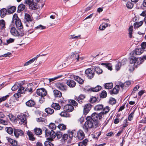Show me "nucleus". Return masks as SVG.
<instances>
[{
  "label": "nucleus",
  "mask_w": 146,
  "mask_h": 146,
  "mask_svg": "<svg viewBox=\"0 0 146 146\" xmlns=\"http://www.w3.org/2000/svg\"><path fill=\"white\" fill-rule=\"evenodd\" d=\"M146 60V55L144 56L141 58H136L134 56L132 57L130 61L129 70L131 71H133L135 68H137Z\"/></svg>",
  "instance_id": "1"
},
{
  "label": "nucleus",
  "mask_w": 146,
  "mask_h": 146,
  "mask_svg": "<svg viewBox=\"0 0 146 146\" xmlns=\"http://www.w3.org/2000/svg\"><path fill=\"white\" fill-rule=\"evenodd\" d=\"M99 123L97 121H94L91 116H87L85 122L84 127L87 130L92 128H96L99 126Z\"/></svg>",
  "instance_id": "2"
},
{
  "label": "nucleus",
  "mask_w": 146,
  "mask_h": 146,
  "mask_svg": "<svg viewBox=\"0 0 146 146\" xmlns=\"http://www.w3.org/2000/svg\"><path fill=\"white\" fill-rule=\"evenodd\" d=\"M13 22L14 24L15 22L16 27L19 29L23 28V26L20 20L18 17L17 15L15 14L13 16Z\"/></svg>",
  "instance_id": "3"
},
{
  "label": "nucleus",
  "mask_w": 146,
  "mask_h": 146,
  "mask_svg": "<svg viewBox=\"0 0 146 146\" xmlns=\"http://www.w3.org/2000/svg\"><path fill=\"white\" fill-rule=\"evenodd\" d=\"M9 29L12 35L15 36H18L21 35L19 32L15 27L13 23H12L9 26Z\"/></svg>",
  "instance_id": "4"
},
{
  "label": "nucleus",
  "mask_w": 146,
  "mask_h": 146,
  "mask_svg": "<svg viewBox=\"0 0 146 146\" xmlns=\"http://www.w3.org/2000/svg\"><path fill=\"white\" fill-rule=\"evenodd\" d=\"M85 73L89 79H91L94 76V70L92 68H88L85 70Z\"/></svg>",
  "instance_id": "5"
},
{
  "label": "nucleus",
  "mask_w": 146,
  "mask_h": 146,
  "mask_svg": "<svg viewBox=\"0 0 146 146\" xmlns=\"http://www.w3.org/2000/svg\"><path fill=\"white\" fill-rule=\"evenodd\" d=\"M25 3L29 6V8L33 9H35L37 7L36 4L34 1V0H25Z\"/></svg>",
  "instance_id": "6"
},
{
  "label": "nucleus",
  "mask_w": 146,
  "mask_h": 146,
  "mask_svg": "<svg viewBox=\"0 0 146 146\" xmlns=\"http://www.w3.org/2000/svg\"><path fill=\"white\" fill-rule=\"evenodd\" d=\"M45 135L46 137L50 136V138L51 139H54L56 136V134L54 132L51 130L50 132L47 129L45 130Z\"/></svg>",
  "instance_id": "7"
},
{
  "label": "nucleus",
  "mask_w": 146,
  "mask_h": 146,
  "mask_svg": "<svg viewBox=\"0 0 146 146\" xmlns=\"http://www.w3.org/2000/svg\"><path fill=\"white\" fill-rule=\"evenodd\" d=\"M36 92L37 95L41 97L46 96L47 93L46 90L43 88L37 89Z\"/></svg>",
  "instance_id": "8"
},
{
  "label": "nucleus",
  "mask_w": 146,
  "mask_h": 146,
  "mask_svg": "<svg viewBox=\"0 0 146 146\" xmlns=\"http://www.w3.org/2000/svg\"><path fill=\"white\" fill-rule=\"evenodd\" d=\"M56 87L60 90L63 91H66L67 89V87L63 83H58L56 84Z\"/></svg>",
  "instance_id": "9"
},
{
  "label": "nucleus",
  "mask_w": 146,
  "mask_h": 146,
  "mask_svg": "<svg viewBox=\"0 0 146 146\" xmlns=\"http://www.w3.org/2000/svg\"><path fill=\"white\" fill-rule=\"evenodd\" d=\"M17 117L19 121L21 122V123L25 125L27 123V120L26 117L24 115H18Z\"/></svg>",
  "instance_id": "10"
},
{
  "label": "nucleus",
  "mask_w": 146,
  "mask_h": 146,
  "mask_svg": "<svg viewBox=\"0 0 146 146\" xmlns=\"http://www.w3.org/2000/svg\"><path fill=\"white\" fill-rule=\"evenodd\" d=\"M91 107V105L90 104H86L84 108L83 113L85 115H86L90 111Z\"/></svg>",
  "instance_id": "11"
},
{
  "label": "nucleus",
  "mask_w": 146,
  "mask_h": 146,
  "mask_svg": "<svg viewBox=\"0 0 146 146\" xmlns=\"http://www.w3.org/2000/svg\"><path fill=\"white\" fill-rule=\"evenodd\" d=\"M14 133L15 136L17 138L19 136L22 135L23 134V132L21 130L15 129H14Z\"/></svg>",
  "instance_id": "12"
},
{
  "label": "nucleus",
  "mask_w": 146,
  "mask_h": 146,
  "mask_svg": "<svg viewBox=\"0 0 146 146\" xmlns=\"http://www.w3.org/2000/svg\"><path fill=\"white\" fill-rule=\"evenodd\" d=\"M64 109L67 112H71L73 110L74 108L71 105L68 104L64 106Z\"/></svg>",
  "instance_id": "13"
},
{
  "label": "nucleus",
  "mask_w": 146,
  "mask_h": 146,
  "mask_svg": "<svg viewBox=\"0 0 146 146\" xmlns=\"http://www.w3.org/2000/svg\"><path fill=\"white\" fill-rule=\"evenodd\" d=\"M67 84L71 88L74 87L76 85L75 82L72 80H68L66 82Z\"/></svg>",
  "instance_id": "14"
},
{
  "label": "nucleus",
  "mask_w": 146,
  "mask_h": 146,
  "mask_svg": "<svg viewBox=\"0 0 146 146\" xmlns=\"http://www.w3.org/2000/svg\"><path fill=\"white\" fill-rule=\"evenodd\" d=\"M84 134L82 131L80 130L78 132L77 137L78 139L82 140L84 137Z\"/></svg>",
  "instance_id": "15"
},
{
  "label": "nucleus",
  "mask_w": 146,
  "mask_h": 146,
  "mask_svg": "<svg viewBox=\"0 0 146 146\" xmlns=\"http://www.w3.org/2000/svg\"><path fill=\"white\" fill-rule=\"evenodd\" d=\"M20 86L18 88V92L21 94L25 93V92L27 91V88H24L20 84Z\"/></svg>",
  "instance_id": "16"
},
{
  "label": "nucleus",
  "mask_w": 146,
  "mask_h": 146,
  "mask_svg": "<svg viewBox=\"0 0 146 146\" xmlns=\"http://www.w3.org/2000/svg\"><path fill=\"white\" fill-rule=\"evenodd\" d=\"M102 87L100 86H97L95 88H91L88 89V90L93 92H96L99 91L101 89Z\"/></svg>",
  "instance_id": "17"
},
{
  "label": "nucleus",
  "mask_w": 146,
  "mask_h": 146,
  "mask_svg": "<svg viewBox=\"0 0 146 146\" xmlns=\"http://www.w3.org/2000/svg\"><path fill=\"white\" fill-rule=\"evenodd\" d=\"M7 140L8 142L10 143L13 146H17L19 145L17 142L15 140L13 139L10 138H8Z\"/></svg>",
  "instance_id": "18"
},
{
  "label": "nucleus",
  "mask_w": 146,
  "mask_h": 146,
  "mask_svg": "<svg viewBox=\"0 0 146 146\" xmlns=\"http://www.w3.org/2000/svg\"><path fill=\"white\" fill-rule=\"evenodd\" d=\"M26 105L29 107L33 106L35 104V102L32 100H30L26 103Z\"/></svg>",
  "instance_id": "19"
},
{
  "label": "nucleus",
  "mask_w": 146,
  "mask_h": 146,
  "mask_svg": "<svg viewBox=\"0 0 146 146\" xmlns=\"http://www.w3.org/2000/svg\"><path fill=\"white\" fill-rule=\"evenodd\" d=\"M27 134L29 137V140L33 141L35 139V138L34 137V135L32 132L28 131Z\"/></svg>",
  "instance_id": "20"
},
{
  "label": "nucleus",
  "mask_w": 146,
  "mask_h": 146,
  "mask_svg": "<svg viewBox=\"0 0 146 146\" xmlns=\"http://www.w3.org/2000/svg\"><path fill=\"white\" fill-rule=\"evenodd\" d=\"M53 93L54 96L56 97L60 98L62 96L61 92L57 90H54Z\"/></svg>",
  "instance_id": "21"
},
{
  "label": "nucleus",
  "mask_w": 146,
  "mask_h": 146,
  "mask_svg": "<svg viewBox=\"0 0 146 146\" xmlns=\"http://www.w3.org/2000/svg\"><path fill=\"white\" fill-rule=\"evenodd\" d=\"M103 105L102 104H98L95 106L94 110L95 111H100L102 110L103 108Z\"/></svg>",
  "instance_id": "22"
},
{
  "label": "nucleus",
  "mask_w": 146,
  "mask_h": 146,
  "mask_svg": "<svg viewBox=\"0 0 146 146\" xmlns=\"http://www.w3.org/2000/svg\"><path fill=\"white\" fill-rule=\"evenodd\" d=\"M5 28V22L4 20H0V30H3Z\"/></svg>",
  "instance_id": "23"
},
{
  "label": "nucleus",
  "mask_w": 146,
  "mask_h": 146,
  "mask_svg": "<svg viewBox=\"0 0 146 146\" xmlns=\"http://www.w3.org/2000/svg\"><path fill=\"white\" fill-rule=\"evenodd\" d=\"M58 128L60 131H64L66 129V125L63 124L61 123L59 124L57 126Z\"/></svg>",
  "instance_id": "24"
},
{
  "label": "nucleus",
  "mask_w": 146,
  "mask_h": 146,
  "mask_svg": "<svg viewBox=\"0 0 146 146\" xmlns=\"http://www.w3.org/2000/svg\"><path fill=\"white\" fill-rule=\"evenodd\" d=\"M88 141V139H85L82 142H80L78 144V146H86L87 145V143Z\"/></svg>",
  "instance_id": "25"
},
{
  "label": "nucleus",
  "mask_w": 146,
  "mask_h": 146,
  "mask_svg": "<svg viewBox=\"0 0 146 146\" xmlns=\"http://www.w3.org/2000/svg\"><path fill=\"white\" fill-rule=\"evenodd\" d=\"M59 114L61 117H69L70 116V114L65 111H62Z\"/></svg>",
  "instance_id": "26"
},
{
  "label": "nucleus",
  "mask_w": 146,
  "mask_h": 146,
  "mask_svg": "<svg viewBox=\"0 0 146 146\" xmlns=\"http://www.w3.org/2000/svg\"><path fill=\"white\" fill-rule=\"evenodd\" d=\"M16 8L14 6L9 7L8 9L7 12L9 13H14L16 10Z\"/></svg>",
  "instance_id": "27"
},
{
  "label": "nucleus",
  "mask_w": 146,
  "mask_h": 146,
  "mask_svg": "<svg viewBox=\"0 0 146 146\" xmlns=\"http://www.w3.org/2000/svg\"><path fill=\"white\" fill-rule=\"evenodd\" d=\"M45 111L48 114L51 115L54 112V110L50 108H46L45 110Z\"/></svg>",
  "instance_id": "28"
},
{
  "label": "nucleus",
  "mask_w": 146,
  "mask_h": 146,
  "mask_svg": "<svg viewBox=\"0 0 146 146\" xmlns=\"http://www.w3.org/2000/svg\"><path fill=\"white\" fill-rule=\"evenodd\" d=\"M101 65L104 66L106 68H108L109 70L111 71L112 70V66L110 63L106 64L104 63H102L101 64Z\"/></svg>",
  "instance_id": "29"
},
{
  "label": "nucleus",
  "mask_w": 146,
  "mask_h": 146,
  "mask_svg": "<svg viewBox=\"0 0 146 146\" xmlns=\"http://www.w3.org/2000/svg\"><path fill=\"white\" fill-rule=\"evenodd\" d=\"M51 106L53 108L56 110H59L61 108L59 104L56 103H53L52 104Z\"/></svg>",
  "instance_id": "30"
},
{
  "label": "nucleus",
  "mask_w": 146,
  "mask_h": 146,
  "mask_svg": "<svg viewBox=\"0 0 146 146\" xmlns=\"http://www.w3.org/2000/svg\"><path fill=\"white\" fill-rule=\"evenodd\" d=\"M75 80L77 81L80 84H82L84 82V80L78 76H76L74 77Z\"/></svg>",
  "instance_id": "31"
},
{
  "label": "nucleus",
  "mask_w": 146,
  "mask_h": 146,
  "mask_svg": "<svg viewBox=\"0 0 146 146\" xmlns=\"http://www.w3.org/2000/svg\"><path fill=\"white\" fill-rule=\"evenodd\" d=\"M143 23V21H140L139 22H137L133 24L134 28H138L141 26Z\"/></svg>",
  "instance_id": "32"
},
{
  "label": "nucleus",
  "mask_w": 146,
  "mask_h": 146,
  "mask_svg": "<svg viewBox=\"0 0 146 146\" xmlns=\"http://www.w3.org/2000/svg\"><path fill=\"white\" fill-rule=\"evenodd\" d=\"M108 25V23H103L99 27V29L101 30H103L107 27Z\"/></svg>",
  "instance_id": "33"
},
{
  "label": "nucleus",
  "mask_w": 146,
  "mask_h": 146,
  "mask_svg": "<svg viewBox=\"0 0 146 146\" xmlns=\"http://www.w3.org/2000/svg\"><path fill=\"white\" fill-rule=\"evenodd\" d=\"M7 10L5 8L1 10L0 13L1 17L3 18L4 17L7 13Z\"/></svg>",
  "instance_id": "34"
},
{
  "label": "nucleus",
  "mask_w": 146,
  "mask_h": 146,
  "mask_svg": "<svg viewBox=\"0 0 146 146\" xmlns=\"http://www.w3.org/2000/svg\"><path fill=\"white\" fill-rule=\"evenodd\" d=\"M91 118L94 121H96L98 119V115L97 113H94L92 115Z\"/></svg>",
  "instance_id": "35"
},
{
  "label": "nucleus",
  "mask_w": 146,
  "mask_h": 146,
  "mask_svg": "<svg viewBox=\"0 0 146 146\" xmlns=\"http://www.w3.org/2000/svg\"><path fill=\"white\" fill-rule=\"evenodd\" d=\"M85 98V96L84 95L81 94L77 98V100L79 103L81 104Z\"/></svg>",
  "instance_id": "36"
},
{
  "label": "nucleus",
  "mask_w": 146,
  "mask_h": 146,
  "mask_svg": "<svg viewBox=\"0 0 146 146\" xmlns=\"http://www.w3.org/2000/svg\"><path fill=\"white\" fill-rule=\"evenodd\" d=\"M144 51V50L141 48H136L135 50V53L137 55H140Z\"/></svg>",
  "instance_id": "37"
},
{
  "label": "nucleus",
  "mask_w": 146,
  "mask_h": 146,
  "mask_svg": "<svg viewBox=\"0 0 146 146\" xmlns=\"http://www.w3.org/2000/svg\"><path fill=\"white\" fill-rule=\"evenodd\" d=\"M34 23V22L33 21H32L27 22L26 25L27 27H29V29H32Z\"/></svg>",
  "instance_id": "38"
},
{
  "label": "nucleus",
  "mask_w": 146,
  "mask_h": 146,
  "mask_svg": "<svg viewBox=\"0 0 146 146\" xmlns=\"http://www.w3.org/2000/svg\"><path fill=\"white\" fill-rule=\"evenodd\" d=\"M25 6L23 4H21L19 5L18 7V11L19 13L23 10L25 9Z\"/></svg>",
  "instance_id": "39"
},
{
  "label": "nucleus",
  "mask_w": 146,
  "mask_h": 146,
  "mask_svg": "<svg viewBox=\"0 0 146 146\" xmlns=\"http://www.w3.org/2000/svg\"><path fill=\"white\" fill-rule=\"evenodd\" d=\"M118 86L116 85L111 92V94H116L119 91Z\"/></svg>",
  "instance_id": "40"
},
{
  "label": "nucleus",
  "mask_w": 146,
  "mask_h": 146,
  "mask_svg": "<svg viewBox=\"0 0 146 146\" xmlns=\"http://www.w3.org/2000/svg\"><path fill=\"white\" fill-rule=\"evenodd\" d=\"M34 132L36 135H40L42 133V129L39 128H35L34 129Z\"/></svg>",
  "instance_id": "41"
},
{
  "label": "nucleus",
  "mask_w": 146,
  "mask_h": 146,
  "mask_svg": "<svg viewBox=\"0 0 146 146\" xmlns=\"http://www.w3.org/2000/svg\"><path fill=\"white\" fill-rule=\"evenodd\" d=\"M25 19L26 20L27 22L32 21V18L30 15L28 14H25Z\"/></svg>",
  "instance_id": "42"
},
{
  "label": "nucleus",
  "mask_w": 146,
  "mask_h": 146,
  "mask_svg": "<svg viewBox=\"0 0 146 146\" xmlns=\"http://www.w3.org/2000/svg\"><path fill=\"white\" fill-rule=\"evenodd\" d=\"M48 127L50 129L52 130H55L56 128V126L54 123H50Z\"/></svg>",
  "instance_id": "43"
},
{
  "label": "nucleus",
  "mask_w": 146,
  "mask_h": 146,
  "mask_svg": "<svg viewBox=\"0 0 146 146\" xmlns=\"http://www.w3.org/2000/svg\"><path fill=\"white\" fill-rule=\"evenodd\" d=\"M113 87V84L112 83H107L105 85V87L107 89H111Z\"/></svg>",
  "instance_id": "44"
},
{
  "label": "nucleus",
  "mask_w": 146,
  "mask_h": 146,
  "mask_svg": "<svg viewBox=\"0 0 146 146\" xmlns=\"http://www.w3.org/2000/svg\"><path fill=\"white\" fill-rule=\"evenodd\" d=\"M67 134L68 135V137L69 138L71 139L73 137L74 134V131H71L70 130H68L67 131Z\"/></svg>",
  "instance_id": "45"
},
{
  "label": "nucleus",
  "mask_w": 146,
  "mask_h": 146,
  "mask_svg": "<svg viewBox=\"0 0 146 146\" xmlns=\"http://www.w3.org/2000/svg\"><path fill=\"white\" fill-rule=\"evenodd\" d=\"M74 58L76 60V61H81L83 59L82 57H80L78 54H75L74 55Z\"/></svg>",
  "instance_id": "46"
},
{
  "label": "nucleus",
  "mask_w": 146,
  "mask_h": 146,
  "mask_svg": "<svg viewBox=\"0 0 146 146\" xmlns=\"http://www.w3.org/2000/svg\"><path fill=\"white\" fill-rule=\"evenodd\" d=\"M20 84L19 83H16L11 88V90L13 91H15L18 89L19 86H20Z\"/></svg>",
  "instance_id": "47"
},
{
  "label": "nucleus",
  "mask_w": 146,
  "mask_h": 146,
  "mask_svg": "<svg viewBox=\"0 0 146 146\" xmlns=\"http://www.w3.org/2000/svg\"><path fill=\"white\" fill-rule=\"evenodd\" d=\"M133 26H130L128 29L129 31V37L130 38H131L133 37L132 35V32L133 31Z\"/></svg>",
  "instance_id": "48"
},
{
  "label": "nucleus",
  "mask_w": 146,
  "mask_h": 146,
  "mask_svg": "<svg viewBox=\"0 0 146 146\" xmlns=\"http://www.w3.org/2000/svg\"><path fill=\"white\" fill-rule=\"evenodd\" d=\"M103 111H102L105 114L107 113L110 111V108L108 106H106L105 108L103 107Z\"/></svg>",
  "instance_id": "49"
},
{
  "label": "nucleus",
  "mask_w": 146,
  "mask_h": 146,
  "mask_svg": "<svg viewBox=\"0 0 146 146\" xmlns=\"http://www.w3.org/2000/svg\"><path fill=\"white\" fill-rule=\"evenodd\" d=\"M95 70L96 73L98 74H102L103 72L102 70L98 67H95Z\"/></svg>",
  "instance_id": "50"
},
{
  "label": "nucleus",
  "mask_w": 146,
  "mask_h": 146,
  "mask_svg": "<svg viewBox=\"0 0 146 146\" xmlns=\"http://www.w3.org/2000/svg\"><path fill=\"white\" fill-rule=\"evenodd\" d=\"M6 131L9 134H12L13 132V129L11 127H7L6 128Z\"/></svg>",
  "instance_id": "51"
},
{
  "label": "nucleus",
  "mask_w": 146,
  "mask_h": 146,
  "mask_svg": "<svg viewBox=\"0 0 146 146\" xmlns=\"http://www.w3.org/2000/svg\"><path fill=\"white\" fill-rule=\"evenodd\" d=\"M121 63L119 61L115 65V69L117 71L119 70L121 66Z\"/></svg>",
  "instance_id": "52"
},
{
  "label": "nucleus",
  "mask_w": 146,
  "mask_h": 146,
  "mask_svg": "<svg viewBox=\"0 0 146 146\" xmlns=\"http://www.w3.org/2000/svg\"><path fill=\"white\" fill-rule=\"evenodd\" d=\"M80 35H79L78 36H75V35H71L69 36V38L70 39H77L80 38Z\"/></svg>",
  "instance_id": "53"
},
{
  "label": "nucleus",
  "mask_w": 146,
  "mask_h": 146,
  "mask_svg": "<svg viewBox=\"0 0 146 146\" xmlns=\"http://www.w3.org/2000/svg\"><path fill=\"white\" fill-rule=\"evenodd\" d=\"M117 86H118L119 88V87H120L122 90L126 89L125 86H124V83H123L121 82H119V83L118 85Z\"/></svg>",
  "instance_id": "54"
},
{
  "label": "nucleus",
  "mask_w": 146,
  "mask_h": 146,
  "mask_svg": "<svg viewBox=\"0 0 146 146\" xmlns=\"http://www.w3.org/2000/svg\"><path fill=\"white\" fill-rule=\"evenodd\" d=\"M46 27L44 26H42V25H40L38 26L35 27V29H40L43 30L45 29Z\"/></svg>",
  "instance_id": "55"
},
{
  "label": "nucleus",
  "mask_w": 146,
  "mask_h": 146,
  "mask_svg": "<svg viewBox=\"0 0 146 146\" xmlns=\"http://www.w3.org/2000/svg\"><path fill=\"white\" fill-rule=\"evenodd\" d=\"M69 102L70 103L72 104L74 106H77L78 105L77 102L74 100H69Z\"/></svg>",
  "instance_id": "56"
},
{
  "label": "nucleus",
  "mask_w": 146,
  "mask_h": 146,
  "mask_svg": "<svg viewBox=\"0 0 146 146\" xmlns=\"http://www.w3.org/2000/svg\"><path fill=\"white\" fill-rule=\"evenodd\" d=\"M9 95H7L5 96L1 97L0 98V103L6 100L9 97Z\"/></svg>",
  "instance_id": "57"
},
{
  "label": "nucleus",
  "mask_w": 146,
  "mask_h": 146,
  "mask_svg": "<svg viewBox=\"0 0 146 146\" xmlns=\"http://www.w3.org/2000/svg\"><path fill=\"white\" fill-rule=\"evenodd\" d=\"M109 102V103L111 104H114L115 103L116 101L115 98H111L110 99Z\"/></svg>",
  "instance_id": "58"
},
{
  "label": "nucleus",
  "mask_w": 146,
  "mask_h": 146,
  "mask_svg": "<svg viewBox=\"0 0 146 146\" xmlns=\"http://www.w3.org/2000/svg\"><path fill=\"white\" fill-rule=\"evenodd\" d=\"M101 97L104 98L107 96V93L105 91H103L100 95Z\"/></svg>",
  "instance_id": "59"
},
{
  "label": "nucleus",
  "mask_w": 146,
  "mask_h": 146,
  "mask_svg": "<svg viewBox=\"0 0 146 146\" xmlns=\"http://www.w3.org/2000/svg\"><path fill=\"white\" fill-rule=\"evenodd\" d=\"M34 59L33 60L32 58L29 61L27 62H26L24 64V66H28L30 64H31L34 61Z\"/></svg>",
  "instance_id": "60"
},
{
  "label": "nucleus",
  "mask_w": 146,
  "mask_h": 146,
  "mask_svg": "<svg viewBox=\"0 0 146 146\" xmlns=\"http://www.w3.org/2000/svg\"><path fill=\"white\" fill-rule=\"evenodd\" d=\"M126 7L129 9H131L133 7V5L130 2H127L126 4Z\"/></svg>",
  "instance_id": "61"
},
{
  "label": "nucleus",
  "mask_w": 146,
  "mask_h": 146,
  "mask_svg": "<svg viewBox=\"0 0 146 146\" xmlns=\"http://www.w3.org/2000/svg\"><path fill=\"white\" fill-rule=\"evenodd\" d=\"M56 136H57V138L59 139L62 136V133L60 131H58L56 133Z\"/></svg>",
  "instance_id": "62"
},
{
  "label": "nucleus",
  "mask_w": 146,
  "mask_h": 146,
  "mask_svg": "<svg viewBox=\"0 0 146 146\" xmlns=\"http://www.w3.org/2000/svg\"><path fill=\"white\" fill-rule=\"evenodd\" d=\"M98 114V118L99 119L101 120L103 118V117H104V115L105 114L102 111L101 112L99 113Z\"/></svg>",
  "instance_id": "63"
},
{
  "label": "nucleus",
  "mask_w": 146,
  "mask_h": 146,
  "mask_svg": "<svg viewBox=\"0 0 146 146\" xmlns=\"http://www.w3.org/2000/svg\"><path fill=\"white\" fill-rule=\"evenodd\" d=\"M45 146H53L54 145L48 141H46L44 142Z\"/></svg>",
  "instance_id": "64"
}]
</instances>
